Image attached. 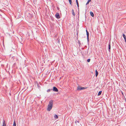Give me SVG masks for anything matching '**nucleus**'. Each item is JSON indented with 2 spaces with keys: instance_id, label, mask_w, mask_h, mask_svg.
Returning <instances> with one entry per match:
<instances>
[{
  "instance_id": "nucleus-18",
  "label": "nucleus",
  "mask_w": 126,
  "mask_h": 126,
  "mask_svg": "<svg viewBox=\"0 0 126 126\" xmlns=\"http://www.w3.org/2000/svg\"><path fill=\"white\" fill-rule=\"evenodd\" d=\"M90 59H88L87 60V61L88 62H90Z\"/></svg>"
},
{
  "instance_id": "nucleus-15",
  "label": "nucleus",
  "mask_w": 126,
  "mask_h": 126,
  "mask_svg": "<svg viewBox=\"0 0 126 126\" xmlns=\"http://www.w3.org/2000/svg\"><path fill=\"white\" fill-rule=\"evenodd\" d=\"M16 123H15V121H14L13 124V126H16Z\"/></svg>"
},
{
  "instance_id": "nucleus-9",
  "label": "nucleus",
  "mask_w": 126,
  "mask_h": 126,
  "mask_svg": "<svg viewBox=\"0 0 126 126\" xmlns=\"http://www.w3.org/2000/svg\"><path fill=\"white\" fill-rule=\"evenodd\" d=\"M90 14L91 16H92L93 17L94 16V14L93 12L91 11L90 12Z\"/></svg>"
},
{
  "instance_id": "nucleus-17",
  "label": "nucleus",
  "mask_w": 126,
  "mask_h": 126,
  "mask_svg": "<svg viewBox=\"0 0 126 126\" xmlns=\"http://www.w3.org/2000/svg\"><path fill=\"white\" fill-rule=\"evenodd\" d=\"M123 36L124 37V38H126V36L125 35V34H123Z\"/></svg>"
},
{
  "instance_id": "nucleus-12",
  "label": "nucleus",
  "mask_w": 126,
  "mask_h": 126,
  "mask_svg": "<svg viewBox=\"0 0 126 126\" xmlns=\"http://www.w3.org/2000/svg\"><path fill=\"white\" fill-rule=\"evenodd\" d=\"M101 93H102V91H100L98 93V95L99 96V95H100L101 94Z\"/></svg>"
},
{
  "instance_id": "nucleus-7",
  "label": "nucleus",
  "mask_w": 126,
  "mask_h": 126,
  "mask_svg": "<svg viewBox=\"0 0 126 126\" xmlns=\"http://www.w3.org/2000/svg\"><path fill=\"white\" fill-rule=\"evenodd\" d=\"M98 74V72L96 69L95 70V76L97 77Z\"/></svg>"
},
{
  "instance_id": "nucleus-1",
  "label": "nucleus",
  "mask_w": 126,
  "mask_h": 126,
  "mask_svg": "<svg viewBox=\"0 0 126 126\" xmlns=\"http://www.w3.org/2000/svg\"><path fill=\"white\" fill-rule=\"evenodd\" d=\"M53 100H51L49 101L47 108V110L48 111H49L51 110L53 107Z\"/></svg>"
},
{
  "instance_id": "nucleus-16",
  "label": "nucleus",
  "mask_w": 126,
  "mask_h": 126,
  "mask_svg": "<svg viewBox=\"0 0 126 126\" xmlns=\"http://www.w3.org/2000/svg\"><path fill=\"white\" fill-rule=\"evenodd\" d=\"M68 0L69 1V2L70 3V4L71 5V4L72 3V0Z\"/></svg>"
},
{
  "instance_id": "nucleus-6",
  "label": "nucleus",
  "mask_w": 126,
  "mask_h": 126,
  "mask_svg": "<svg viewBox=\"0 0 126 126\" xmlns=\"http://www.w3.org/2000/svg\"><path fill=\"white\" fill-rule=\"evenodd\" d=\"M2 126H6L5 121L4 120L3 121Z\"/></svg>"
},
{
  "instance_id": "nucleus-4",
  "label": "nucleus",
  "mask_w": 126,
  "mask_h": 126,
  "mask_svg": "<svg viewBox=\"0 0 126 126\" xmlns=\"http://www.w3.org/2000/svg\"><path fill=\"white\" fill-rule=\"evenodd\" d=\"M56 17L57 18L59 19L60 18L59 14L58 13H57L55 15Z\"/></svg>"
},
{
  "instance_id": "nucleus-11",
  "label": "nucleus",
  "mask_w": 126,
  "mask_h": 126,
  "mask_svg": "<svg viewBox=\"0 0 126 126\" xmlns=\"http://www.w3.org/2000/svg\"><path fill=\"white\" fill-rule=\"evenodd\" d=\"M76 2L78 7H79V4L78 0H76Z\"/></svg>"
},
{
  "instance_id": "nucleus-13",
  "label": "nucleus",
  "mask_w": 126,
  "mask_h": 126,
  "mask_svg": "<svg viewBox=\"0 0 126 126\" xmlns=\"http://www.w3.org/2000/svg\"><path fill=\"white\" fill-rule=\"evenodd\" d=\"M110 44L109 45V51L110 52Z\"/></svg>"
},
{
  "instance_id": "nucleus-2",
  "label": "nucleus",
  "mask_w": 126,
  "mask_h": 126,
  "mask_svg": "<svg viewBox=\"0 0 126 126\" xmlns=\"http://www.w3.org/2000/svg\"><path fill=\"white\" fill-rule=\"evenodd\" d=\"M85 88L84 87H81L80 86H78L77 87V90H81L84 89L86 88Z\"/></svg>"
},
{
  "instance_id": "nucleus-8",
  "label": "nucleus",
  "mask_w": 126,
  "mask_h": 126,
  "mask_svg": "<svg viewBox=\"0 0 126 126\" xmlns=\"http://www.w3.org/2000/svg\"><path fill=\"white\" fill-rule=\"evenodd\" d=\"M54 118L55 119H58V117L57 115L55 114L54 116Z\"/></svg>"
},
{
  "instance_id": "nucleus-10",
  "label": "nucleus",
  "mask_w": 126,
  "mask_h": 126,
  "mask_svg": "<svg viewBox=\"0 0 126 126\" xmlns=\"http://www.w3.org/2000/svg\"><path fill=\"white\" fill-rule=\"evenodd\" d=\"M72 15L74 16H75V13H74V11L73 9L72 10Z\"/></svg>"
},
{
  "instance_id": "nucleus-19",
  "label": "nucleus",
  "mask_w": 126,
  "mask_h": 126,
  "mask_svg": "<svg viewBox=\"0 0 126 126\" xmlns=\"http://www.w3.org/2000/svg\"><path fill=\"white\" fill-rule=\"evenodd\" d=\"M51 90L50 89H48L47 90V92H50V91Z\"/></svg>"
},
{
  "instance_id": "nucleus-3",
  "label": "nucleus",
  "mask_w": 126,
  "mask_h": 126,
  "mask_svg": "<svg viewBox=\"0 0 126 126\" xmlns=\"http://www.w3.org/2000/svg\"><path fill=\"white\" fill-rule=\"evenodd\" d=\"M53 91L56 92H58V90L57 88L55 87H53Z\"/></svg>"
},
{
  "instance_id": "nucleus-20",
  "label": "nucleus",
  "mask_w": 126,
  "mask_h": 126,
  "mask_svg": "<svg viewBox=\"0 0 126 126\" xmlns=\"http://www.w3.org/2000/svg\"><path fill=\"white\" fill-rule=\"evenodd\" d=\"M124 39H125V42H126V38H124Z\"/></svg>"
},
{
  "instance_id": "nucleus-14",
  "label": "nucleus",
  "mask_w": 126,
  "mask_h": 126,
  "mask_svg": "<svg viewBox=\"0 0 126 126\" xmlns=\"http://www.w3.org/2000/svg\"><path fill=\"white\" fill-rule=\"evenodd\" d=\"M91 1V0H88V2H87L86 4H88L89 2Z\"/></svg>"
},
{
  "instance_id": "nucleus-5",
  "label": "nucleus",
  "mask_w": 126,
  "mask_h": 126,
  "mask_svg": "<svg viewBox=\"0 0 126 126\" xmlns=\"http://www.w3.org/2000/svg\"><path fill=\"white\" fill-rule=\"evenodd\" d=\"M86 34H87V39L88 41L89 36V33L87 30H86Z\"/></svg>"
}]
</instances>
